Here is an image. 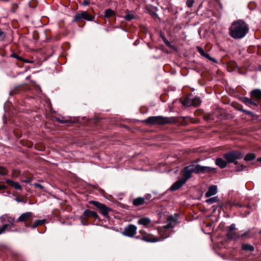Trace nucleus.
Returning a JSON list of instances; mask_svg holds the SVG:
<instances>
[{
    "mask_svg": "<svg viewBox=\"0 0 261 261\" xmlns=\"http://www.w3.org/2000/svg\"><path fill=\"white\" fill-rule=\"evenodd\" d=\"M192 173L198 174L196 164H191L189 166L185 167L182 170V179L186 182L189 179L192 177Z\"/></svg>",
    "mask_w": 261,
    "mask_h": 261,
    "instance_id": "6",
    "label": "nucleus"
},
{
    "mask_svg": "<svg viewBox=\"0 0 261 261\" xmlns=\"http://www.w3.org/2000/svg\"><path fill=\"white\" fill-rule=\"evenodd\" d=\"M8 172V171L6 168L0 166V175H6L7 174Z\"/></svg>",
    "mask_w": 261,
    "mask_h": 261,
    "instance_id": "31",
    "label": "nucleus"
},
{
    "mask_svg": "<svg viewBox=\"0 0 261 261\" xmlns=\"http://www.w3.org/2000/svg\"><path fill=\"white\" fill-rule=\"evenodd\" d=\"M162 39L164 42V43L166 44V45L169 47L170 48H174V46L172 45L171 43L165 37H162Z\"/></svg>",
    "mask_w": 261,
    "mask_h": 261,
    "instance_id": "29",
    "label": "nucleus"
},
{
    "mask_svg": "<svg viewBox=\"0 0 261 261\" xmlns=\"http://www.w3.org/2000/svg\"><path fill=\"white\" fill-rule=\"evenodd\" d=\"M240 111L243 112L244 113V111H246V110H244L243 108H240L238 109Z\"/></svg>",
    "mask_w": 261,
    "mask_h": 261,
    "instance_id": "47",
    "label": "nucleus"
},
{
    "mask_svg": "<svg viewBox=\"0 0 261 261\" xmlns=\"http://www.w3.org/2000/svg\"><path fill=\"white\" fill-rule=\"evenodd\" d=\"M201 103V101L200 98L194 96L192 94L189 95L187 97L182 101V105L187 107H197L199 106Z\"/></svg>",
    "mask_w": 261,
    "mask_h": 261,
    "instance_id": "5",
    "label": "nucleus"
},
{
    "mask_svg": "<svg viewBox=\"0 0 261 261\" xmlns=\"http://www.w3.org/2000/svg\"><path fill=\"white\" fill-rule=\"evenodd\" d=\"M245 168V166L241 165V166L237 167L236 168V170L237 172H241V171H242L243 170H244Z\"/></svg>",
    "mask_w": 261,
    "mask_h": 261,
    "instance_id": "36",
    "label": "nucleus"
},
{
    "mask_svg": "<svg viewBox=\"0 0 261 261\" xmlns=\"http://www.w3.org/2000/svg\"><path fill=\"white\" fill-rule=\"evenodd\" d=\"M5 38V34L2 30L0 29V39L2 40Z\"/></svg>",
    "mask_w": 261,
    "mask_h": 261,
    "instance_id": "38",
    "label": "nucleus"
},
{
    "mask_svg": "<svg viewBox=\"0 0 261 261\" xmlns=\"http://www.w3.org/2000/svg\"><path fill=\"white\" fill-rule=\"evenodd\" d=\"M194 3V0H187L186 2L187 6L189 8H191L193 6Z\"/></svg>",
    "mask_w": 261,
    "mask_h": 261,
    "instance_id": "35",
    "label": "nucleus"
},
{
    "mask_svg": "<svg viewBox=\"0 0 261 261\" xmlns=\"http://www.w3.org/2000/svg\"><path fill=\"white\" fill-rule=\"evenodd\" d=\"M115 14V12L111 9H108L105 10V16L106 17H110Z\"/></svg>",
    "mask_w": 261,
    "mask_h": 261,
    "instance_id": "26",
    "label": "nucleus"
},
{
    "mask_svg": "<svg viewBox=\"0 0 261 261\" xmlns=\"http://www.w3.org/2000/svg\"><path fill=\"white\" fill-rule=\"evenodd\" d=\"M145 199L144 197H137L133 200V204L135 206L142 205L145 203Z\"/></svg>",
    "mask_w": 261,
    "mask_h": 261,
    "instance_id": "20",
    "label": "nucleus"
},
{
    "mask_svg": "<svg viewBox=\"0 0 261 261\" xmlns=\"http://www.w3.org/2000/svg\"><path fill=\"white\" fill-rule=\"evenodd\" d=\"M236 229V225L232 224L229 227V229L227 232V237L230 240H237L240 239V236L237 232L234 231Z\"/></svg>",
    "mask_w": 261,
    "mask_h": 261,
    "instance_id": "12",
    "label": "nucleus"
},
{
    "mask_svg": "<svg viewBox=\"0 0 261 261\" xmlns=\"http://www.w3.org/2000/svg\"><path fill=\"white\" fill-rule=\"evenodd\" d=\"M175 121L176 119L174 117H167L162 116H150L144 120V122L150 125H164L173 123Z\"/></svg>",
    "mask_w": 261,
    "mask_h": 261,
    "instance_id": "3",
    "label": "nucleus"
},
{
    "mask_svg": "<svg viewBox=\"0 0 261 261\" xmlns=\"http://www.w3.org/2000/svg\"><path fill=\"white\" fill-rule=\"evenodd\" d=\"M244 113H245L248 115H250L252 117L254 116V114L251 111H248V110H246V111H244Z\"/></svg>",
    "mask_w": 261,
    "mask_h": 261,
    "instance_id": "39",
    "label": "nucleus"
},
{
    "mask_svg": "<svg viewBox=\"0 0 261 261\" xmlns=\"http://www.w3.org/2000/svg\"><path fill=\"white\" fill-rule=\"evenodd\" d=\"M242 101L248 107H251L253 105L255 107L258 106V101L257 100H253L246 97H244L242 98Z\"/></svg>",
    "mask_w": 261,
    "mask_h": 261,
    "instance_id": "14",
    "label": "nucleus"
},
{
    "mask_svg": "<svg viewBox=\"0 0 261 261\" xmlns=\"http://www.w3.org/2000/svg\"><path fill=\"white\" fill-rule=\"evenodd\" d=\"M175 226V224L173 223L172 222L167 221V224L163 226V228H164L165 230H167L171 228H174Z\"/></svg>",
    "mask_w": 261,
    "mask_h": 261,
    "instance_id": "27",
    "label": "nucleus"
},
{
    "mask_svg": "<svg viewBox=\"0 0 261 261\" xmlns=\"http://www.w3.org/2000/svg\"><path fill=\"white\" fill-rule=\"evenodd\" d=\"M150 222L151 220L149 218L147 217H143L138 220V223L140 225L147 226L150 223Z\"/></svg>",
    "mask_w": 261,
    "mask_h": 261,
    "instance_id": "22",
    "label": "nucleus"
},
{
    "mask_svg": "<svg viewBox=\"0 0 261 261\" xmlns=\"http://www.w3.org/2000/svg\"><path fill=\"white\" fill-rule=\"evenodd\" d=\"M13 93H14V92H13V91H11V92H10V94L11 95H12V94H13Z\"/></svg>",
    "mask_w": 261,
    "mask_h": 261,
    "instance_id": "51",
    "label": "nucleus"
},
{
    "mask_svg": "<svg viewBox=\"0 0 261 261\" xmlns=\"http://www.w3.org/2000/svg\"><path fill=\"white\" fill-rule=\"evenodd\" d=\"M57 120L59 122H60V123H66L68 122V120H62V119H60V118H57Z\"/></svg>",
    "mask_w": 261,
    "mask_h": 261,
    "instance_id": "41",
    "label": "nucleus"
},
{
    "mask_svg": "<svg viewBox=\"0 0 261 261\" xmlns=\"http://www.w3.org/2000/svg\"><path fill=\"white\" fill-rule=\"evenodd\" d=\"M90 203L93 204L94 206L97 207L100 211V213L105 217H109V213L111 211V209L105 204L100 203L95 201H91Z\"/></svg>",
    "mask_w": 261,
    "mask_h": 261,
    "instance_id": "7",
    "label": "nucleus"
},
{
    "mask_svg": "<svg viewBox=\"0 0 261 261\" xmlns=\"http://www.w3.org/2000/svg\"><path fill=\"white\" fill-rule=\"evenodd\" d=\"M246 234H247V232H245L243 234H239V236H240V239L243 238L244 236H246Z\"/></svg>",
    "mask_w": 261,
    "mask_h": 261,
    "instance_id": "45",
    "label": "nucleus"
},
{
    "mask_svg": "<svg viewBox=\"0 0 261 261\" xmlns=\"http://www.w3.org/2000/svg\"><path fill=\"white\" fill-rule=\"evenodd\" d=\"M6 182L7 184L11 185L12 187H13V188H14L15 189H16L17 190H21V186L18 182H14L13 180H10V179L6 180Z\"/></svg>",
    "mask_w": 261,
    "mask_h": 261,
    "instance_id": "23",
    "label": "nucleus"
},
{
    "mask_svg": "<svg viewBox=\"0 0 261 261\" xmlns=\"http://www.w3.org/2000/svg\"><path fill=\"white\" fill-rule=\"evenodd\" d=\"M151 197V195L148 194L146 196L145 198L146 199H149Z\"/></svg>",
    "mask_w": 261,
    "mask_h": 261,
    "instance_id": "46",
    "label": "nucleus"
},
{
    "mask_svg": "<svg viewBox=\"0 0 261 261\" xmlns=\"http://www.w3.org/2000/svg\"><path fill=\"white\" fill-rule=\"evenodd\" d=\"M242 248L243 250L248 251H253L254 247L252 245L248 244H244L242 245Z\"/></svg>",
    "mask_w": 261,
    "mask_h": 261,
    "instance_id": "24",
    "label": "nucleus"
},
{
    "mask_svg": "<svg viewBox=\"0 0 261 261\" xmlns=\"http://www.w3.org/2000/svg\"><path fill=\"white\" fill-rule=\"evenodd\" d=\"M250 94L252 98H255V100L261 99V90L260 89H254L251 91Z\"/></svg>",
    "mask_w": 261,
    "mask_h": 261,
    "instance_id": "18",
    "label": "nucleus"
},
{
    "mask_svg": "<svg viewBox=\"0 0 261 261\" xmlns=\"http://www.w3.org/2000/svg\"><path fill=\"white\" fill-rule=\"evenodd\" d=\"M34 186L35 187L39 188L40 189H43L44 187L40 184L38 183H35L33 184Z\"/></svg>",
    "mask_w": 261,
    "mask_h": 261,
    "instance_id": "40",
    "label": "nucleus"
},
{
    "mask_svg": "<svg viewBox=\"0 0 261 261\" xmlns=\"http://www.w3.org/2000/svg\"><path fill=\"white\" fill-rule=\"evenodd\" d=\"M223 156L228 163L237 165L238 162L236 160L242 159L243 154L240 151L232 150L225 153Z\"/></svg>",
    "mask_w": 261,
    "mask_h": 261,
    "instance_id": "4",
    "label": "nucleus"
},
{
    "mask_svg": "<svg viewBox=\"0 0 261 261\" xmlns=\"http://www.w3.org/2000/svg\"><path fill=\"white\" fill-rule=\"evenodd\" d=\"M203 57H205L206 59H208V60L213 61V62L217 63V60L215 58L211 57L210 56V55L207 53H205Z\"/></svg>",
    "mask_w": 261,
    "mask_h": 261,
    "instance_id": "32",
    "label": "nucleus"
},
{
    "mask_svg": "<svg viewBox=\"0 0 261 261\" xmlns=\"http://www.w3.org/2000/svg\"><path fill=\"white\" fill-rule=\"evenodd\" d=\"M140 233L141 234V239L147 242H156L161 240L160 238L154 237L151 234L146 233L143 229L140 230Z\"/></svg>",
    "mask_w": 261,
    "mask_h": 261,
    "instance_id": "8",
    "label": "nucleus"
},
{
    "mask_svg": "<svg viewBox=\"0 0 261 261\" xmlns=\"http://www.w3.org/2000/svg\"><path fill=\"white\" fill-rule=\"evenodd\" d=\"M25 62L27 63H31L32 62L31 61H29V60H25Z\"/></svg>",
    "mask_w": 261,
    "mask_h": 261,
    "instance_id": "50",
    "label": "nucleus"
},
{
    "mask_svg": "<svg viewBox=\"0 0 261 261\" xmlns=\"http://www.w3.org/2000/svg\"><path fill=\"white\" fill-rule=\"evenodd\" d=\"M257 162H261V157H260V158H258L257 159Z\"/></svg>",
    "mask_w": 261,
    "mask_h": 261,
    "instance_id": "48",
    "label": "nucleus"
},
{
    "mask_svg": "<svg viewBox=\"0 0 261 261\" xmlns=\"http://www.w3.org/2000/svg\"><path fill=\"white\" fill-rule=\"evenodd\" d=\"M186 182L180 178L174 182L170 188L171 191H175L181 187Z\"/></svg>",
    "mask_w": 261,
    "mask_h": 261,
    "instance_id": "15",
    "label": "nucleus"
},
{
    "mask_svg": "<svg viewBox=\"0 0 261 261\" xmlns=\"http://www.w3.org/2000/svg\"><path fill=\"white\" fill-rule=\"evenodd\" d=\"M89 4V2L88 1H84L83 2V4L82 5L83 6H87Z\"/></svg>",
    "mask_w": 261,
    "mask_h": 261,
    "instance_id": "42",
    "label": "nucleus"
},
{
    "mask_svg": "<svg viewBox=\"0 0 261 261\" xmlns=\"http://www.w3.org/2000/svg\"><path fill=\"white\" fill-rule=\"evenodd\" d=\"M137 232V227L133 224H130L126 227L122 234L125 236L133 237Z\"/></svg>",
    "mask_w": 261,
    "mask_h": 261,
    "instance_id": "11",
    "label": "nucleus"
},
{
    "mask_svg": "<svg viewBox=\"0 0 261 261\" xmlns=\"http://www.w3.org/2000/svg\"><path fill=\"white\" fill-rule=\"evenodd\" d=\"M32 181V179L30 178H28L26 180H24V182L26 183H30Z\"/></svg>",
    "mask_w": 261,
    "mask_h": 261,
    "instance_id": "43",
    "label": "nucleus"
},
{
    "mask_svg": "<svg viewBox=\"0 0 261 261\" xmlns=\"http://www.w3.org/2000/svg\"><path fill=\"white\" fill-rule=\"evenodd\" d=\"M216 164L220 168L223 169L227 166V162L222 158H217L215 161Z\"/></svg>",
    "mask_w": 261,
    "mask_h": 261,
    "instance_id": "21",
    "label": "nucleus"
},
{
    "mask_svg": "<svg viewBox=\"0 0 261 261\" xmlns=\"http://www.w3.org/2000/svg\"><path fill=\"white\" fill-rule=\"evenodd\" d=\"M217 193V187L216 186H210L207 192L205 194L206 197H210L215 195Z\"/></svg>",
    "mask_w": 261,
    "mask_h": 261,
    "instance_id": "19",
    "label": "nucleus"
},
{
    "mask_svg": "<svg viewBox=\"0 0 261 261\" xmlns=\"http://www.w3.org/2000/svg\"><path fill=\"white\" fill-rule=\"evenodd\" d=\"M45 222V219L43 220H36L33 224L31 223H25L24 226L26 227H31L33 229L36 228L38 226L43 224Z\"/></svg>",
    "mask_w": 261,
    "mask_h": 261,
    "instance_id": "16",
    "label": "nucleus"
},
{
    "mask_svg": "<svg viewBox=\"0 0 261 261\" xmlns=\"http://www.w3.org/2000/svg\"><path fill=\"white\" fill-rule=\"evenodd\" d=\"M177 221V219L173 216H169L167 218V222H171L173 223L176 224V222Z\"/></svg>",
    "mask_w": 261,
    "mask_h": 261,
    "instance_id": "30",
    "label": "nucleus"
},
{
    "mask_svg": "<svg viewBox=\"0 0 261 261\" xmlns=\"http://www.w3.org/2000/svg\"><path fill=\"white\" fill-rule=\"evenodd\" d=\"M33 219V214L32 212H29L22 214L18 218L17 221L31 223Z\"/></svg>",
    "mask_w": 261,
    "mask_h": 261,
    "instance_id": "10",
    "label": "nucleus"
},
{
    "mask_svg": "<svg viewBox=\"0 0 261 261\" xmlns=\"http://www.w3.org/2000/svg\"><path fill=\"white\" fill-rule=\"evenodd\" d=\"M7 189V186L5 185H0V190H4Z\"/></svg>",
    "mask_w": 261,
    "mask_h": 261,
    "instance_id": "44",
    "label": "nucleus"
},
{
    "mask_svg": "<svg viewBox=\"0 0 261 261\" xmlns=\"http://www.w3.org/2000/svg\"><path fill=\"white\" fill-rule=\"evenodd\" d=\"M1 219L3 222H6V223L4 224L2 227H0V234L6 231L16 232L18 231L17 228L14 224L16 220L14 217L5 215L3 216Z\"/></svg>",
    "mask_w": 261,
    "mask_h": 261,
    "instance_id": "2",
    "label": "nucleus"
},
{
    "mask_svg": "<svg viewBox=\"0 0 261 261\" xmlns=\"http://www.w3.org/2000/svg\"><path fill=\"white\" fill-rule=\"evenodd\" d=\"M218 201V197H214L212 198H210L209 199H207L206 200V202L208 204H213Z\"/></svg>",
    "mask_w": 261,
    "mask_h": 261,
    "instance_id": "28",
    "label": "nucleus"
},
{
    "mask_svg": "<svg viewBox=\"0 0 261 261\" xmlns=\"http://www.w3.org/2000/svg\"><path fill=\"white\" fill-rule=\"evenodd\" d=\"M249 27L242 20L233 22L230 28V35L234 39L243 38L248 33Z\"/></svg>",
    "mask_w": 261,
    "mask_h": 261,
    "instance_id": "1",
    "label": "nucleus"
},
{
    "mask_svg": "<svg viewBox=\"0 0 261 261\" xmlns=\"http://www.w3.org/2000/svg\"><path fill=\"white\" fill-rule=\"evenodd\" d=\"M134 18H135L134 15H133L132 14H129V13L127 14L125 16V19L126 20H128V21L132 20Z\"/></svg>",
    "mask_w": 261,
    "mask_h": 261,
    "instance_id": "33",
    "label": "nucleus"
},
{
    "mask_svg": "<svg viewBox=\"0 0 261 261\" xmlns=\"http://www.w3.org/2000/svg\"><path fill=\"white\" fill-rule=\"evenodd\" d=\"M11 57H12V58H16V59H17L19 61H22L23 60V59L21 57L18 56L17 54L16 53H13L11 55Z\"/></svg>",
    "mask_w": 261,
    "mask_h": 261,
    "instance_id": "34",
    "label": "nucleus"
},
{
    "mask_svg": "<svg viewBox=\"0 0 261 261\" xmlns=\"http://www.w3.org/2000/svg\"><path fill=\"white\" fill-rule=\"evenodd\" d=\"M94 16L89 14L87 12L84 11L81 13H77L74 17V21H77L82 19H85L88 21H92L94 19Z\"/></svg>",
    "mask_w": 261,
    "mask_h": 261,
    "instance_id": "9",
    "label": "nucleus"
},
{
    "mask_svg": "<svg viewBox=\"0 0 261 261\" xmlns=\"http://www.w3.org/2000/svg\"><path fill=\"white\" fill-rule=\"evenodd\" d=\"M83 217H84V218L86 217H92L96 219L98 218V216L95 212L86 210L84 212Z\"/></svg>",
    "mask_w": 261,
    "mask_h": 261,
    "instance_id": "17",
    "label": "nucleus"
},
{
    "mask_svg": "<svg viewBox=\"0 0 261 261\" xmlns=\"http://www.w3.org/2000/svg\"><path fill=\"white\" fill-rule=\"evenodd\" d=\"M197 172L199 173H211L215 169L208 166H202L200 165H196Z\"/></svg>",
    "mask_w": 261,
    "mask_h": 261,
    "instance_id": "13",
    "label": "nucleus"
},
{
    "mask_svg": "<svg viewBox=\"0 0 261 261\" xmlns=\"http://www.w3.org/2000/svg\"><path fill=\"white\" fill-rule=\"evenodd\" d=\"M197 50H198V52L200 53V54L202 56H203L204 55V54L205 53L204 52V50L201 47H197Z\"/></svg>",
    "mask_w": 261,
    "mask_h": 261,
    "instance_id": "37",
    "label": "nucleus"
},
{
    "mask_svg": "<svg viewBox=\"0 0 261 261\" xmlns=\"http://www.w3.org/2000/svg\"><path fill=\"white\" fill-rule=\"evenodd\" d=\"M168 237V236H165V237H163L162 238V239H161V240L164 239H165V238H167Z\"/></svg>",
    "mask_w": 261,
    "mask_h": 261,
    "instance_id": "49",
    "label": "nucleus"
},
{
    "mask_svg": "<svg viewBox=\"0 0 261 261\" xmlns=\"http://www.w3.org/2000/svg\"><path fill=\"white\" fill-rule=\"evenodd\" d=\"M256 155L254 153H247L244 157V160L246 161H250L255 159Z\"/></svg>",
    "mask_w": 261,
    "mask_h": 261,
    "instance_id": "25",
    "label": "nucleus"
}]
</instances>
